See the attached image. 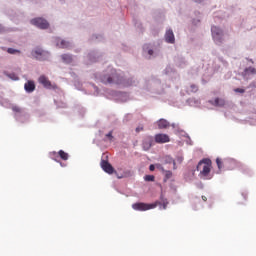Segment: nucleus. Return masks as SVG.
<instances>
[{
	"label": "nucleus",
	"mask_w": 256,
	"mask_h": 256,
	"mask_svg": "<svg viewBox=\"0 0 256 256\" xmlns=\"http://www.w3.org/2000/svg\"><path fill=\"white\" fill-rule=\"evenodd\" d=\"M155 143L163 144V143H169L171 141V138H169V135L167 134H156L154 137Z\"/></svg>",
	"instance_id": "nucleus-9"
},
{
	"label": "nucleus",
	"mask_w": 256,
	"mask_h": 256,
	"mask_svg": "<svg viewBox=\"0 0 256 256\" xmlns=\"http://www.w3.org/2000/svg\"><path fill=\"white\" fill-rule=\"evenodd\" d=\"M56 45L59 49H69L71 47V44L65 40H58Z\"/></svg>",
	"instance_id": "nucleus-14"
},
{
	"label": "nucleus",
	"mask_w": 256,
	"mask_h": 256,
	"mask_svg": "<svg viewBox=\"0 0 256 256\" xmlns=\"http://www.w3.org/2000/svg\"><path fill=\"white\" fill-rule=\"evenodd\" d=\"M245 75H256V69L253 67H248L244 70Z\"/></svg>",
	"instance_id": "nucleus-21"
},
{
	"label": "nucleus",
	"mask_w": 256,
	"mask_h": 256,
	"mask_svg": "<svg viewBox=\"0 0 256 256\" xmlns=\"http://www.w3.org/2000/svg\"><path fill=\"white\" fill-rule=\"evenodd\" d=\"M178 162L183 163V157H179Z\"/></svg>",
	"instance_id": "nucleus-33"
},
{
	"label": "nucleus",
	"mask_w": 256,
	"mask_h": 256,
	"mask_svg": "<svg viewBox=\"0 0 256 256\" xmlns=\"http://www.w3.org/2000/svg\"><path fill=\"white\" fill-rule=\"evenodd\" d=\"M60 165H61V167H65V165L62 164V162H60Z\"/></svg>",
	"instance_id": "nucleus-37"
},
{
	"label": "nucleus",
	"mask_w": 256,
	"mask_h": 256,
	"mask_svg": "<svg viewBox=\"0 0 256 256\" xmlns=\"http://www.w3.org/2000/svg\"><path fill=\"white\" fill-rule=\"evenodd\" d=\"M31 55L34 57V59H37V61H47V59H49V52L39 47L35 48Z\"/></svg>",
	"instance_id": "nucleus-4"
},
{
	"label": "nucleus",
	"mask_w": 256,
	"mask_h": 256,
	"mask_svg": "<svg viewBox=\"0 0 256 256\" xmlns=\"http://www.w3.org/2000/svg\"><path fill=\"white\" fill-rule=\"evenodd\" d=\"M24 89L26 93H33L35 91V82L33 80H29L25 83Z\"/></svg>",
	"instance_id": "nucleus-13"
},
{
	"label": "nucleus",
	"mask_w": 256,
	"mask_h": 256,
	"mask_svg": "<svg viewBox=\"0 0 256 256\" xmlns=\"http://www.w3.org/2000/svg\"><path fill=\"white\" fill-rule=\"evenodd\" d=\"M171 177H173V172L166 171V179H171Z\"/></svg>",
	"instance_id": "nucleus-27"
},
{
	"label": "nucleus",
	"mask_w": 256,
	"mask_h": 256,
	"mask_svg": "<svg viewBox=\"0 0 256 256\" xmlns=\"http://www.w3.org/2000/svg\"><path fill=\"white\" fill-rule=\"evenodd\" d=\"M158 129H167L169 127V121H167L166 119L161 118L158 122Z\"/></svg>",
	"instance_id": "nucleus-16"
},
{
	"label": "nucleus",
	"mask_w": 256,
	"mask_h": 256,
	"mask_svg": "<svg viewBox=\"0 0 256 256\" xmlns=\"http://www.w3.org/2000/svg\"><path fill=\"white\" fill-rule=\"evenodd\" d=\"M227 163H229V161H221L220 158H217L216 159V164H217V167L219 169V171H221L223 169V165H227Z\"/></svg>",
	"instance_id": "nucleus-20"
},
{
	"label": "nucleus",
	"mask_w": 256,
	"mask_h": 256,
	"mask_svg": "<svg viewBox=\"0 0 256 256\" xmlns=\"http://www.w3.org/2000/svg\"><path fill=\"white\" fill-rule=\"evenodd\" d=\"M101 167L103 171H105V173H108L109 175H113V173L115 172L113 166L105 160H102Z\"/></svg>",
	"instance_id": "nucleus-11"
},
{
	"label": "nucleus",
	"mask_w": 256,
	"mask_h": 256,
	"mask_svg": "<svg viewBox=\"0 0 256 256\" xmlns=\"http://www.w3.org/2000/svg\"><path fill=\"white\" fill-rule=\"evenodd\" d=\"M187 93L188 95H191V93H197V91H199V86L195 85V84H191L188 88H187Z\"/></svg>",
	"instance_id": "nucleus-18"
},
{
	"label": "nucleus",
	"mask_w": 256,
	"mask_h": 256,
	"mask_svg": "<svg viewBox=\"0 0 256 256\" xmlns=\"http://www.w3.org/2000/svg\"><path fill=\"white\" fill-rule=\"evenodd\" d=\"M209 103H211V105H214V107H225V100L221 98H216L214 102L209 101Z\"/></svg>",
	"instance_id": "nucleus-15"
},
{
	"label": "nucleus",
	"mask_w": 256,
	"mask_h": 256,
	"mask_svg": "<svg viewBox=\"0 0 256 256\" xmlns=\"http://www.w3.org/2000/svg\"><path fill=\"white\" fill-rule=\"evenodd\" d=\"M31 24L38 27V29H49V22L43 18H34L31 20Z\"/></svg>",
	"instance_id": "nucleus-6"
},
{
	"label": "nucleus",
	"mask_w": 256,
	"mask_h": 256,
	"mask_svg": "<svg viewBox=\"0 0 256 256\" xmlns=\"http://www.w3.org/2000/svg\"><path fill=\"white\" fill-rule=\"evenodd\" d=\"M7 77H9V79H12V81H19V76H17V74L15 73L7 74Z\"/></svg>",
	"instance_id": "nucleus-23"
},
{
	"label": "nucleus",
	"mask_w": 256,
	"mask_h": 256,
	"mask_svg": "<svg viewBox=\"0 0 256 256\" xmlns=\"http://www.w3.org/2000/svg\"><path fill=\"white\" fill-rule=\"evenodd\" d=\"M165 41L166 43H175V34L173 33V30L169 29L165 33Z\"/></svg>",
	"instance_id": "nucleus-12"
},
{
	"label": "nucleus",
	"mask_w": 256,
	"mask_h": 256,
	"mask_svg": "<svg viewBox=\"0 0 256 256\" xmlns=\"http://www.w3.org/2000/svg\"><path fill=\"white\" fill-rule=\"evenodd\" d=\"M202 200L207 201V197L206 196H202Z\"/></svg>",
	"instance_id": "nucleus-36"
},
{
	"label": "nucleus",
	"mask_w": 256,
	"mask_h": 256,
	"mask_svg": "<svg viewBox=\"0 0 256 256\" xmlns=\"http://www.w3.org/2000/svg\"><path fill=\"white\" fill-rule=\"evenodd\" d=\"M234 91L235 93H245V89L243 88H236Z\"/></svg>",
	"instance_id": "nucleus-28"
},
{
	"label": "nucleus",
	"mask_w": 256,
	"mask_h": 256,
	"mask_svg": "<svg viewBox=\"0 0 256 256\" xmlns=\"http://www.w3.org/2000/svg\"><path fill=\"white\" fill-rule=\"evenodd\" d=\"M7 53H9L10 55H16V53H21V50H17L15 48H8Z\"/></svg>",
	"instance_id": "nucleus-22"
},
{
	"label": "nucleus",
	"mask_w": 256,
	"mask_h": 256,
	"mask_svg": "<svg viewBox=\"0 0 256 256\" xmlns=\"http://www.w3.org/2000/svg\"><path fill=\"white\" fill-rule=\"evenodd\" d=\"M144 130V127L143 126H138L137 128H136V133H141V131H143Z\"/></svg>",
	"instance_id": "nucleus-29"
},
{
	"label": "nucleus",
	"mask_w": 256,
	"mask_h": 256,
	"mask_svg": "<svg viewBox=\"0 0 256 256\" xmlns=\"http://www.w3.org/2000/svg\"><path fill=\"white\" fill-rule=\"evenodd\" d=\"M148 55H153V50H149Z\"/></svg>",
	"instance_id": "nucleus-35"
},
{
	"label": "nucleus",
	"mask_w": 256,
	"mask_h": 256,
	"mask_svg": "<svg viewBox=\"0 0 256 256\" xmlns=\"http://www.w3.org/2000/svg\"><path fill=\"white\" fill-rule=\"evenodd\" d=\"M106 137L109 141H113V131H110L108 134H106Z\"/></svg>",
	"instance_id": "nucleus-25"
},
{
	"label": "nucleus",
	"mask_w": 256,
	"mask_h": 256,
	"mask_svg": "<svg viewBox=\"0 0 256 256\" xmlns=\"http://www.w3.org/2000/svg\"><path fill=\"white\" fill-rule=\"evenodd\" d=\"M5 31V28L0 24V33H3Z\"/></svg>",
	"instance_id": "nucleus-32"
},
{
	"label": "nucleus",
	"mask_w": 256,
	"mask_h": 256,
	"mask_svg": "<svg viewBox=\"0 0 256 256\" xmlns=\"http://www.w3.org/2000/svg\"><path fill=\"white\" fill-rule=\"evenodd\" d=\"M12 111H15V113H21V108H19V106H13Z\"/></svg>",
	"instance_id": "nucleus-26"
},
{
	"label": "nucleus",
	"mask_w": 256,
	"mask_h": 256,
	"mask_svg": "<svg viewBox=\"0 0 256 256\" xmlns=\"http://www.w3.org/2000/svg\"><path fill=\"white\" fill-rule=\"evenodd\" d=\"M144 151H149L153 147V136H146L142 142Z\"/></svg>",
	"instance_id": "nucleus-10"
},
{
	"label": "nucleus",
	"mask_w": 256,
	"mask_h": 256,
	"mask_svg": "<svg viewBox=\"0 0 256 256\" xmlns=\"http://www.w3.org/2000/svg\"><path fill=\"white\" fill-rule=\"evenodd\" d=\"M155 207H157V204H147L143 202L132 204L134 211H149L150 209H155Z\"/></svg>",
	"instance_id": "nucleus-5"
},
{
	"label": "nucleus",
	"mask_w": 256,
	"mask_h": 256,
	"mask_svg": "<svg viewBox=\"0 0 256 256\" xmlns=\"http://www.w3.org/2000/svg\"><path fill=\"white\" fill-rule=\"evenodd\" d=\"M211 33L216 45H221L223 43V30L217 26H212Z\"/></svg>",
	"instance_id": "nucleus-3"
},
{
	"label": "nucleus",
	"mask_w": 256,
	"mask_h": 256,
	"mask_svg": "<svg viewBox=\"0 0 256 256\" xmlns=\"http://www.w3.org/2000/svg\"><path fill=\"white\" fill-rule=\"evenodd\" d=\"M212 165L213 163L211 162V159L209 158L202 159L196 167V170L200 172L199 174L200 177L207 179V177H209V173H211Z\"/></svg>",
	"instance_id": "nucleus-2"
},
{
	"label": "nucleus",
	"mask_w": 256,
	"mask_h": 256,
	"mask_svg": "<svg viewBox=\"0 0 256 256\" xmlns=\"http://www.w3.org/2000/svg\"><path fill=\"white\" fill-rule=\"evenodd\" d=\"M50 157L51 159H53V161H58L57 158L60 157V159H62V161H67V159H69V154L63 150H60L57 152H51L50 153Z\"/></svg>",
	"instance_id": "nucleus-7"
},
{
	"label": "nucleus",
	"mask_w": 256,
	"mask_h": 256,
	"mask_svg": "<svg viewBox=\"0 0 256 256\" xmlns=\"http://www.w3.org/2000/svg\"><path fill=\"white\" fill-rule=\"evenodd\" d=\"M149 169H150V171H155V165H153V164L150 165V166H149Z\"/></svg>",
	"instance_id": "nucleus-31"
},
{
	"label": "nucleus",
	"mask_w": 256,
	"mask_h": 256,
	"mask_svg": "<svg viewBox=\"0 0 256 256\" xmlns=\"http://www.w3.org/2000/svg\"><path fill=\"white\" fill-rule=\"evenodd\" d=\"M155 167L156 169H161V171H163V166L161 164H156Z\"/></svg>",
	"instance_id": "nucleus-30"
},
{
	"label": "nucleus",
	"mask_w": 256,
	"mask_h": 256,
	"mask_svg": "<svg viewBox=\"0 0 256 256\" xmlns=\"http://www.w3.org/2000/svg\"><path fill=\"white\" fill-rule=\"evenodd\" d=\"M195 3H203V0H194Z\"/></svg>",
	"instance_id": "nucleus-34"
},
{
	"label": "nucleus",
	"mask_w": 256,
	"mask_h": 256,
	"mask_svg": "<svg viewBox=\"0 0 256 256\" xmlns=\"http://www.w3.org/2000/svg\"><path fill=\"white\" fill-rule=\"evenodd\" d=\"M38 83H40V85H43V87H45V89H53V84H51V81L45 75H41L38 78Z\"/></svg>",
	"instance_id": "nucleus-8"
},
{
	"label": "nucleus",
	"mask_w": 256,
	"mask_h": 256,
	"mask_svg": "<svg viewBox=\"0 0 256 256\" xmlns=\"http://www.w3.org/2000/svg\"><path fill=\"white\" fill-rule=\"evenodd\" d=\"M100 81L104 85H123V77L115 69H108L105 74L100 76Z\"/></svg>",
	"instance_id": "nucleus-1"
},
{
	"label": "nucleus",
	"mask_w": 256,
	"mask_h": 256,
	"mask_svg": "<svg viewBox=\"0 0 256 256\" xmlns=\"http://www.w3.org/2000/svg\"><path fill=\"white\" fill-rule=\"evenodd\" d=\"M61 59L63 63H66V64L73 63V56H71L70 54H63L61 56Z\"/></svg>",
	"instance_id": "nucleus-17"
},
{
	"label": "nucleus",
	"mask_w": 256,
	"mask_h": 256,
	"mask_svg": "<svg viewBox=\"0 0 256 256\" xmlns=\"http://www.w3.org/2000/svg\"><path fill=\"white\" fill-rule=\"evenodd\" d=\"M164 163H166V164H171L172 163L173 164V169H177V164L175 163V160L170 156H166L164 158Z\"/></svg>",
	"instance_id": "nucleus-19"
},
{
	"label": "nucleus",
	"mask_w": 256,
	"mask_h": 256,
	"mask_svg": "<svg viewBox=\"0 0 256 256\" xmlns=\"http://www.w3.org/2000/svg\"><path fill=\"white\" fill-rule=\"evenodd\" d=\"M144 180L145 181H155V176H153V175H146L144 177Z\"/></svg>",
	"instance_id": "nucleus-24"
}]
</instances>
